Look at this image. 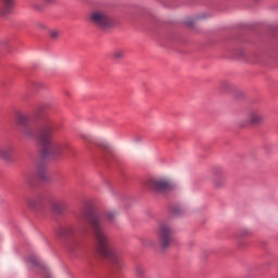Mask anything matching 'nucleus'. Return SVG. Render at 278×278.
<instances>
[{
	"label": "nucleus",
	"instance_id": "obj_1",
	"mask_svg": "<svg viewBox=\"0 0 278 278\" xmlns=\"http://www.w3.org/2000/svg\"><path fill=\"white\" fill-rule=\"evenodd\" d=\"M79 218H87V220H89L91 231L96 238L98 253L101 254L102 257H105V260H109V262L115 264L116 268H121V257L118 256L116 248H114L112 238L103 230V220L101 217L91 211L84 210Z\"/></svg>",
	"mask_w": 278,
	"mask_h": 278
},
{
	"label": "nucleus",
	"instance_id": "obj_2",
	"mask_svg": "<svg viewBox=\"0 0 278 278\" xmlns=\"http://www.w3.org/2000/svg\"><path fill=\"white\" fill-rule=\"evenodd\" d=\"M39 138L45 155H64L68 151V142L58 140V127L51 124L42 126Z\"/></svg>",
	"mask_w": 278,
	"mask_h": 278
},
{
	"label": "nucleus",
	"instance_id": "obj_3",
	"mask_svg": "<svg viewBox=\"0 0 278 278\" xmlns=\"http://www.w3.org/2000/svg\"><path fill=\"white\" fill-rule=\"evenodd\" d=\"M144 186L154 194H166V192H170V190H175V182L166 176H156L149 178Z\"/></svg>",
	"mask_w": 278,
	"mask_h": 278
},
{
	"label": "nucleus",
	"instance_id": "obj_4",
	"mask_svg": "<svg viewBox=\"0 0 278 278\" xmlns=\"http://www.w3.org/2000/svg\"><path fill=\"white\" fill-rule=\"evenodd\" d=\"M90 21L100 29H110L116 25V20L104 10H96L90 13Z\"/></svg>",
	"mask_w": 278,
	"mask_h": 278
},
{
	"label": "nucleus",
	"instance_id": "obj_5",
	"mask_svg": "<svg viewBox=\"0 0 278 278\" xmlns=\"http://www.w3.org/2000/svg\"><path fill=\"white\" fill-rule=\"evenodd\" d=\"M175 230L173 226L166 222H160L157 225V239L162 249H168L173 244V236Z\"/></svg>",
	"mask_w": 278,
	"mask_h": 278
},
{
	"label": "nucleus",
	"instance_id": "obj_6",
	"mask_svg": "<svg viewBox=\"0 0 278 278\" xmlns=\"http://www.w3.org/2000/svg\"><path fill=\"white\" fill-rule=\"evenodd\" d=\"M28 264H30V266H36L37 273L40 277L53 278V273H51V269L49 268V266H47V264L45 263H40V261H38L36 256H30L28 258Z\"/></svg>",
	"mask_w": 278,
	"mask_h": 278
},
{
	"label": "nucleus",
	"instance_id": "obj_7",
	"mask_svg": "<svg viewBox=\"0 0 278 278\" xmlns=\"http://www.w3.org/2000/svg\"><path fill=\"white\" fill-rule=\"evenodd\" d=\"M249 125H262V122L266 119V115L260 109H252L248 112Z\"/></svg>",
	"mask_w": 278,
	"mask_h": 278
},
{
	"label": "nucleus",
	"instance_id": "obj_8",
	"mask_svg": "<svg viewBox=\"0 0 278 278\" xmlns=\"http://www.w3.org/2000/svg\"><path fill=\"white\" fill-rule=\"evenodd\" d=\"M2 7L0 8V15L5 16L11 14L12 10H14V0H0Z\"/></svg>",
	"mask_w": 278,
	"mask_h": 278
},
{
	"label": "nucleus",
	"instance_id": "obj_9",
	"mask_svg": "<svg viewBox=\"0 0 278 278\" xmlns=\"http://www.w3.org/2000/svg\"><path fill=\"white\" fill-rule=\"evenodd\" d=\"M2 151V159L7 162H12V153H14V148L5 147L1 149Z\"/></svg>",
	"mask_w": 278,
	"mask_h": 278
},
{
	"label": "nucleus",
	"instance_id": "obj_10",
	"mask_svg": "<svg viewBox=\"0 0 278 278\" xmlns=\"http://www.w3.org/2000/svg\"><path fill=\"white\" fill-rule=\"evenodd\" d=\"M75 229H73V227L67 226L65 228H61L58 232V236L60 238H68V236H73Z\"/></svg>",
	"mask_w": 278,
	"mask_h": 278
},
{
	"label": "nucleus",
	"instance_id": "obj_11",
	"mask_svg": "<svg viewBox=\"0 0 278 278\" xmlns=\"http://www.w3.org/2000/svg\"><path fill=\"white\" fill-rule=\"evenodd\" d=\"M113 60H125V50L117 48L111 53Z\"/></svg>",
	"mask_w": 278,
	"mask_h": 278
},
{
	"label": "nucleus",
	"instance_id": "obj_12",
	"mask_svg": "<svg viewBox=\"0 0 278 278\" xmlns=\"http://www.w3.org/2000/svg\"><path fill=\"white\" fill-rule=\"evenodd\" d=\"M50 206L54 212H56V214H60V212H62V206H60V202H58L56 200H52L50 202Z\"/></svg>",
	"mask_w": 278,
	"mask_h": 278
},
{
	"label": "nucleus",
	"instance_id": "obj_13",
	"mask_svg": "<svg viewBox=\"0 0 278 278\" xmlns=\"http://www.w3.org/2000/svg\"><path fill=\"white\" fill-rule=\"evenodd\" d=\"M29 122V117L25 114L17 115V123L18 125H26Z\"/></svg>",
	"mask_w": 278,
	"mask_h": 278
},
{
	"label": "nucleus",
	"instance_id": "obj_14",
	"mask_svg": "<svg viewBox=\"0 0 278 278\" xmlns=\"http://www.w3.org/2000/svg\"><path fill=\"white\" fill-rule=\"evenodd\" d=\"M117 214L118 213L116 211H109V212H106L108 220H110V222L115 220Z\"/></svg>",
	"mask_w": 278,
	"mask_h": 278
},
{
	"label": "nucleus",
	"instance_id": "obj_15",
	"mask_svg": "<svg viewBox=\"0 0 278 278\" xmlns=\"http://www.w3.org/2000/svg\"><path fill=\"white\" fill-rule=\"evenodd\" d=\"M200 18H203V16L189 17L187 18L186 23L187 25H189V27H192V25H194V22L199 21Z\"/></svg>",
	"mask_w": 278,
	"mask_h": 278
},
{
	"label": "nucleus",
	"instance_id": "obj_16",
	"mask_svg": "<svg viewBox=\"0 0 278 278\" xmlns=\"http://www.w3.org/2000/svg\"><path fill=\"white\" fill-rule=\"evenodd\" d=\"M50 38L51 40H58V38H60V31L59 30H50Z\"/></svg>",
	"mask_w": 278,
	"mask_h": 278
},
{
	"label": "nucleus",
	"instance_id": "obj_17",
	"mask_svg": "<svg viewBox=\"0 0 278 278\" xmlns=\"http://www.w3.org/2000/svg\"><path fill=\"white\" fill-rule=\"evenodd\" d=\"M37 175L38 177H40V179H47V174L45 168L38 169Z\"/></svg>",
	"mask_w": 278,
	"mask_h": 278
},
{
	"label": "nucleus",
	"instance_id": "obj_18",
	"mask_svg": "<svg viewBox=\"0 0 278 278\" xmlns=\"http://www.w3.org/2000/svg\"><path fill=\"white\" fill-rule=\"evenodd\" d=\"M146 273V269L143 267H137L136 275L137 277H143Z\"/></svg>",
	"mask_w": 278,
	"mask_h": 278
},
{
	"label": "nucleus",
	"instance_id": "obj_19",
	"mask_svg": "<svg viewBox=\"0 0 278 278\" xmlns=\"http://www.w3.org/2000/svg\"><path fill=\"white\" fill-rule=\"evenodd\" d=\"M214 186H215L216 188H223V181L214 180Z\"/></svg>",
	"mask_w": 278,
	"mask_h": 278
},
{
	"label": "nucleus",
	"instance_id": "obj_20",
	"mask_svg": "<svg viewBox=\"0 0 278 278\" xmlns=\"http://www.w3.org/2000/svg\"><path fill=\"white\" fill-rule=\"evenodd\" d=\"M38 27H39V29H45L46 28L45 24H39Z\"/></svg>",
	"mask_w": 278,
	"mask_h": 278
},
{
	"label": "nucleus",
	"instance_id": "obj_21",
	"mask_svg": "<svg viewBox=\"0 0 278 278\" xmlns=\"http://www.w3.org/2000/svg\"><path fill=\"white\" fill-rule=\"evenodd\" d=\"M45 3H53V0H42Z\"/></svg>",
	"mask_w": 278,
	"mask_h": 278
},
{
	"label": "nucleus",
	"instance_id": "obj_22",
	"mask_svg": "<svg viewBox=\"0 0 278 278\" xmlns=\"http://www.w3.org/2000/svg\"><path fill=\"white\" fill-rule=\"evenodd\" d=\"M1 157H3V156H2V150H1V148H0V160H1Z\"/></svg>",
	"mask_w": 278,
	"mask_h": 278
},
{
	"label": "nucleus",
	"instance_id": "obj_23",
	"mask_svg": "<svg viewBox=\"0 0 278 278\" xmlns=\"http://www.w3.org/2000/svg\"><path fill=\"white\" fill-rule=\"evenodd\" d=\"M28 204H29L30 206H34V204H31V201H29Z\"/></svg>",
	"mask_w": 278,
	"mask_h": 278
},
{
	"label": "nucleus",
	"instance_id": "obj_24",
	"mask_svg": "<svg viewBox=\"0 0 278 278\" xmlns=\"http://www.w3.org/2000/svg\"><path fill=\"white\" fill-rule=\"evenodd\" d=\"M104 149H108V146H104Z\"/></svg>",
	"mask_w": 278,
	"mask_h": 278
}]
</instances>
